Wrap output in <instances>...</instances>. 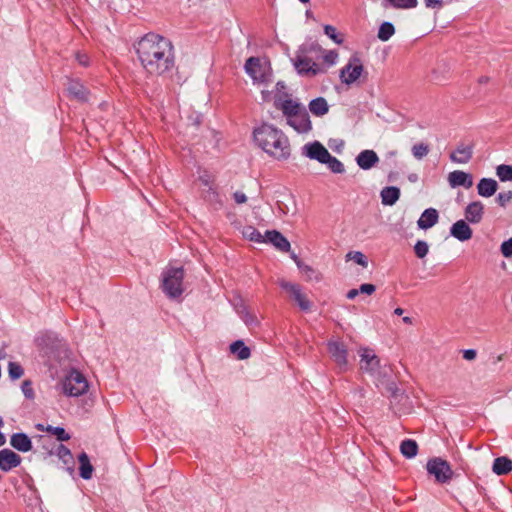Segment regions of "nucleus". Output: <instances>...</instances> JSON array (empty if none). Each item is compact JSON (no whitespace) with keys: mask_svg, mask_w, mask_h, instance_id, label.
<instances>
[{"mask_svg":"<svg viewBox=\"0 0 512 512\" xmlns=\"http://www.w3.org/2000/svg\"><path fill=\"white\" fill-rule=\"evenodd\" d=\"M22 392L27 399L34 398V391L32 388V382L30 380H24L21 385Z\"/></svg>","mask_w":512,"mask_h":512,"instance_id":"obj_47","label":"nucleus"},{"mask_svg":"<svg viewBox=\"0 0 512 512\" xmlns=\"http://www.w3.org/2000/svg\"><path fill=\"white\" fill-rule=\"evenodd\" d=\"M496 201L501 207H505L512 201V191L500 192L496 197Z\"/></svg>","mask_w":512,"mask_h":512,"instance_id":"obj_46","label":"nucleus"},{"mask_svg":"<svg viewBox=\"0 0 512 512\" xmlns=\"http://www.w3.org/2000/svg\"><path fill=\"white\" fill-rule=\"evenodd\" d=\"M450 234L460 241H466L471 238L472 230L470 226H451Z\"/></svg>","mask_w":512,"mask_h":512,"instance_id":"obj_32","label":"nucleus"},{"mask_svg":"<svg viewBox=\"0 0 512 512\" xmlns=\"http://www.w3.org/2000/svg\"><path fill=\"white\" fill-rule=\"evenodd\" d=\"M245 72L257 83L269 80V69L263 65L258 57H250L245 63Z\"/></svg>","mask_w":512,"mask_h":512,"instance_id":"obj_9","label":"nucleus"},{"mask_svg":"<svg viewBox=\"0 0 512 512\" xmlns=\"http://www.w3.org/2000/svg\"><path fill=\"white\" fill-rule=\"evenodd\" d=\"M498 183L492 178H482L477 184L478 194L482 197H491L496 193Z\"/></svg>","mask_w":512,"mask_h":512,"instance_id":"obj_20","label":"nucleus"},{"mask_svg":"<svg viewBox=\"0 0 512 512\" xmlns=\"http://www.w3.org/2000/svg\"><path fill=\"white\" fill-rule=\"evenodd\" d=\"M400 197V190L397 187H385L381 191L382 203L385 205H393Z\"/></svg>","mask_w":512,"mask_h":512,"instance_id":"obj_28","label":"nucleus"},{"mask_svg":"<svg viewBox=\"0 0 512 512\" xmlns=\"http://www.w3.org/2000/svg\"><path fill=\"white\" fill-rule=\"evenodd\" d=\"M199 181L204 186V189H203L204 198L210 202L216 200L218 198V195L213 188L210 176H208V175L200 176Z\"/></svg>","mask_w":512,"mask_h":512,"instance_id":"obj_30","label":"nucleus"},{"mask_svg":"<svg viewBox=\"0 0 512 512\" xmlns=\"http://www.w3.org/2000/svg\"><path fill=\"white\" fill-rule=\"evenodd\" d=\"M291 258L295 261V263H296V265H297V266H298V262H303V261H302V260H300V259H299V257H298L296 254H294V253H292Z\"/></svg>","mask_w":512,"mask_h":512,"instance_id":"obj_59","label":"nucleus"},{"mask_svg":"<svg viewBox=\"0 0 512 512\" xmlns=\"http://www.w3.org/2000/svg\"><path fill=\"white\" fill-rule=\"evenodd\" d=\"M391 6L397 9H410L418 5L417 0H387Z\"/></svg>","mask_w":512,"mask_h":512,"instance_id":"obj_40","label":"nucleus"},{"mask_svg":"<svg viewBox=\"0 0 512 512\" xmlns=\"http://www.w3.org/2000/svg\"><path fill=\"white\" fill-rule=\"evenodd\" d=\"M8 373L11 379L16 380L22 377L24 370L20 364L16 362H9Z\"/></svg>","mask_w":512,"mask_h":512,"instance_id":"obj_42","label":"nucleus"},{"mask_svg":"<svg viewBox=\"0 0 512 512\" xmlns=\"http://www.w3.org/2000/svg\"><path fill=\"white\" fill-rule=\"evenodd\" d=\"M298 269L305 275L308 281H320L321 276L309 265L304 262H298Z\"/></svg>","mask_w":512,"mask_h":512,"instance_id":"obj_36","label":"nucleus"},{"mask_svg":"<svg viewBox=\"0 0 512 512\" xmlns=\"http://www.w3.org/2000/svg\"><path fill=\"white\" fill-rule=\"evenodd\" d=\"M279 285L293 296L301 310L309 311L311 309L312 304L306 295L301 292L300 285L285 280L279 281Z\"/></svg>","mask_w":512,"mask_h":512,"instance_id":"obj_11","label":"nucleus"},{"mask_svg":"<svg viewBox=\"0 0 512 512\" xmlns=\"http://www.w3.org/2000/svg\"><path fill=\"white\" fill-rule=\"evenodd\" d=\"M395 33L394 25L391 22H383L378 30L377 37L385 42L388 41Z\"/></svg>","mask_w":512,"mask_h":512,"instance_id":"obj_33","label":"nucleus"},{"mask_svg":"<svg viewBox=\"0 0 512 512\" xmlns=\"http://www.w3.org/2000/svg\"><path fill=\"white\" fill-rule=\"evenodd\" d=\"M281 109L287 119L306 110L304 106L292 99L285 100L281 105Z\"/></svg>","mask_w":512,"mask_h":512,"instance_id":"obj_25","label":"nucleus"},{"mask_svg":"<svg viewBox=\"0 0 512 512\" xmlns=\"http://www.w3.org/2000/svg\"><path fill=\"white\" fill-rule=\"evenodd\" d=\"M233 199L237 204H244L247 202V196L242 191H236L233 193Z\"/></svg>","mask_w":512,"mask_h":512,"instance_id":"obj_54","label":"nucleus"},{"mask_svg":"<svg viewBox=\"0 0 512 512\" xmlns=\"http://www.w3.org/2000/svg\"><path fill=\"white\" fill-rule=\"evenodd\" d=\"M333 173H343L345 171L344 165L336 157L330 154V159L324 162Z\"/></svg>","mask_w":512,"mask_h":512,"instance_id":"obj_41","label":"nucleus"},{"mask_svg":"<svg viewBox=\"0 0 512 512\" xmlns=\"http://www.w3.org/2000/svg\"><path fill=\"white\" fill-rule=\"evenodd\" d=\"M375 290H376L375 285L368 284V283L362 284L359 287V293L368 294V295L373 294L375 292Z\"/></svg>","mask_w":512,"mask_h":512,"instance_id":"obj_51","label":"nucleus"},{"mask_svg":"<svg viewBox=\"0 0 512 512\" xmlns=\"http://www.w3.org/2000/svg\"><path fill=\"white\" fill-rule=\"evenodd\" d=\"M322 48L317 43L304 44L296 53L293 64L298 74L306 77H314L323 72L316 62L321 56Z\"/></svg>","mask_w":512,"mask_h":512,"instance_id":"obj_3","label":"nucleus"},{"mask_svg":"<svg viewBox=\"0 0 512 512\" xmlns=\"http://www.w3.org/2000/svg\"><path fill=\"white\" fill-rule=\"evenodd\" d=\"M5 436L3 435V433L0 432V446L4 445L5 444Z\"/></svg>","mask_w":512,"mask_h":512,"instance_id":"obj_62","label":"nucleus"},{"mask_svg":"<svg viewBox=\"0 0 512 512\" xmlns=\"http://www.w3.org/2000/svg\"><path fill=\"white\" fill-rule=\"evenodd\" d=\"M429 251L428 244L425 241L419 240L414 246V252L418 258H424Z\"/></svg>","mask_w":512,"mask_h":512,"instance_id":"obj_44","label":"nucleus"},{"mask_svg":"<svg viewBox=\"0 0 512 512\" xmlns=\"http://www.w3.org/2000/svg\"><path fill=\"white\" fill-rule=\"evenodd\" d=\"M425 1V5L426 7L428 8H440L442 7L443 3H442V0H424Z\"/></svg>","mask_w":512,"mask_h":512,"instance_id":"obj_56","label":"nucleus"},{"mask_svg":"<svg viewBox=\"0 0 512 512\" xmlns=\"http://www.w3.org/2000/svg\"><path fill=\"white\" fill-rule=\"evenodd\" d=\"M438 222V211L434 208L426 209L421 217L418 219L417 224H436Z\"/></svg>","mask_w":512,"mask_h":512,"instance_id":"obj_34","label":"nucleus"},{"mask_svg":"<svg viewBox=\"0 0 512 512\" xmlns=\"http://www.w3.org/2000/svg\"><path fill=\"white\" fill-rule=\"evenodd\" d=\"M230 351L237 355L239 360H246L250 357V348L242 340H237L230 345Z\"/></svg>","mask_w":512,"mask_h":512,"instance_id":"obj_29","label":"nucleus"},{"mask_svg":"<svg viewBox=\"0 0 512 512\" xmlns=\"http://www.w3.org/2000/svg\"><path fill=\"white\" fill-rule=\"evenodd\" d=\"M303 154L312 160L324 164L325 161L330 159L329 151L318 141L308 143L302 148Z\"/></svg>","mask_w":512,"mask_h":512,"instance_id":"obj_12","label":"nucleus"},{"mask_svg":"<svg viewBox=\"0 0 512 512\" xmlns=\"http://www.w3.org/2000/svg\"><path fill=\"white\" fill-rule=\"evenodd\" d=\"M403 312H404V310L402 308H399V307L394 310V313L396 315H399V316L402 315Z\"/></svg>","mask_w":512,"mask_h":512,"instance_id":"obj_61","label":"nucleus"},{"mask_svg":"<svg viewBox=\"0 0 512 512\" xmlns=\"http://www.w3.org/2000/svg\"><path fill=\"white\" fill-rule=\"evenodd\" d=\"M473 155V147L471 145L459 144L455 151L450 154V160L457 164L468 163Z\"/></svg>","mask_w":512,"mask_h":512,"instance_id":"obj_16","label":"nucleus"},{"mask_svg":"<svg viewBox=\"0 0 512 512\" xmlns=\"http://www.w3.org/2000/svg\"><path fill=\"white\" fill-rule=\"evenodd\" d=\"M75 57H76L77 62L81 66L87 67L89 65V58L85 53L77 52Z\"/></svg>","mask_w":512,"mask_h":512,"instance_id":"obj_53","label":"nucleus"},{"mask_svg":"<svg viewBox=\"0 0 512 512\" xmlns=\"http://www.w3.org/2000/svg\"><path fill=\"white\" fill-rule=\"evenodd\" d=\"M21 457L10 449L0 450V469L4 472H8L13 468L18 467L21 464Z\"/></svg>","mask_w":512,"mask_h":512,"instance_id":"obj_13","label":"nucleus"},{"mask_svg":"<svg viewBox=\"0 0 512 512\" xmlns=\"http://www.w3.org/2000/svg\"><path fill=\"white\" fill-rule=\"evenodd\" d=\"M400 452L408 459L415 457L418 453V444L415 440L405 439L400 444Z\"/></svg>","mask_w":512,"mask_h":512,"instance_id":"obj_31","label":"nucleus"},{"mask_svg":"<svg viewBox=\"0 0 512 512\" xmlns=\"http://www.w3.org/2000/svg\"><path fill=\"white\" fill-rule=\"evenodd\" d=\"M238 313L247 326L254 327L258 325V320L256 316L252 312H250L245 306H241L238 309Z\"/></svg>","mask_w":512,"mask_h":512,"instance_id":"obj_35","label":"nucleus"},{"mask_svg":"<svg viewBox=\"0 0 512 512\" xmlns=\"http://www.w3.org/2000/svg\"><path fill=\"white\" fill-rule=\"evenodd\" d=\"M364 71V67L360 58L356 55L352 56L348 63L340 71V79L342 83L351 85L356 82Z\"/></svg>","mask_w":512,"mask_h":512,"instance_id":"obj_8","label":"nucleus"},{"mask_svg":"<svg viewBox=\"0 0 512 512\" xmlns=\"http://www.w3.org/2000/svg\"><path fill=\"white\" fill-rule=\"evenodd\" d=\"M324 32L334 42H336L338 44H340L342 42V39H338V37H337V33H336V28L335 27H333L331 25H326L324 27Z\"/></svg>","mask_w":512,"mask_h":512,"instance_id":"obj_50","label":"nucleus"},{"mask_svg":"<svg viewBox=\"0 0 512 512\" xmlns=\"http://www.w3.org/2000/svg\"><path fill=\"white\" fill-rule=\"evenodd\" d=\"M448 182L452 188L463 186L470 188L473 185L472 175L461 170H455L448 174Z\"/></svg>","mask_w":512,"mask_h":512,"instance_id":"obj_15","label":"nucleus"},{"mask_svg":"<svg viewBox=\"0 0 512 512\" xmlns=\"http://www.w3.org/2000/svg\"><path fill=\"white\" fill-rule=\"evenodd\" d=\"M240 233L243 235V237L249 239L250 241L263 243L266 242V239L263 236L255 226H238Z\"/></svg>","mask_w":512,"mask_h":512,"instance_id":"obj_26","label":"nucleus"},{"mask_svg":"<svg viewBox=\"0 0 512 512\" xmlns=\"http://www.w3.org/2000/svg\"><path fill=\"white\" fill-rule=\"evenodd\" d=\"M358 166L363 170H369L379 162V157L373 150H364L356 157Z\"/></svg>","mask_w":512,"mask_h":512,"instance_id":"obj_17","label":"nucleus"},{"mask_svg":"<svg viewBox=\"0 0 512 512\" xmlns=\"http://www.w3.org/2000/svg\"><path fill=\"white\" fill-rule=\"evenodd\" d=\"M78 460L80 463V476L85 480L90 479L93 473V466L90 463L88 455L85 452H82L78 456Z\"/></svg>","mask_w":512,"mask_h":512,"instance_id":"obj_27","label":"nucleus"},{"mask_svg":"<svg viewBox=\"0 0 512 512\" xmlns=\"http://www.w3.org/2000/svg\"><path fill=\"white\" fill-rule=\"evenodd\" d=\"M68 92L70 95H72L74 98H76L79 101L85 102L88 100V90L86 87L78 82V81H71L68 85Z\"/></svg>","mask_w":512,"mask_h":512,"instance_id":"obj_24","label":"nucleus"},{"mask_svg":"<svg viewBox=\"0 0 512 512\" xmlns=\"http://www.w3.org/2000/svg\"><path fill=\"white\" fill-rule=\"evenodd\" d=\"M46 431L55 435L59 441H68L70 439V435L62 427L48 426Z\"/></svg>","mask_w":512,"mask_h":512,"instance_id":"obj_43","label":"nucleus"},{"mask_svg":"<svg viewBox=\"0 0 512 512\" xmlns=\"http://www.w3.org/2000/svg\"><path fill=\"white\" fill-rule=\"evenodd\" d=\"M477 356V352L474 349H466L463 351V358L466 360H474Z\"/></svg>","mask_w":512,"mask_h":512,"instance_id":"obj_55","label":"nucleus"},{"mask_svg":"<svg viewBox=\"0 0 512 512\" xmlns=\"http://www.w3.org/2000/svg\"><path fill=\"white\" fill-rule=\"evenodd\" d=\"M184 270L180 268H169L163 272L162 289L169 298H177L182 295Z\"/></svg>","mask_w":512,"mask_h":512,"instance_id":"obj_4","label":"nucleus"},{"mask_svg":"<svg viewBox=\"0 0 512 512\" xmlns=\"http://www.w3.org/2000/svg\"><path fill=\"white\" fill-rule=\"evenodd\" d=\"M88 390V381L82 373L72 370L63 382V391L68 396L78 397Z\"/></svg>","mask_w":512,"mask_h":512,"instance_id":"obj_7","label":"nucleus"},{"mask_svg":"<svg viewBox=\"0 0 512 512\" xmlns=\"http://www.w3.org/2000/svg\"><path fill=\"white\" fill-rule=\"evenodd\" d=\"M10 445L20 452H28L32 449L31 439L22 432L14 433L11 436Z\"/></svg>","mask_w":512,"mask_h":512,"instance_id":"obj_19","label":"nucleus"},{"mask_svg":"<svg viewBox=\"0 0 512 512\" xmlns=\"http://www.w3.org/2000/svg\"><path fill=\"white\" fill-rule=\"evenodd\" d=\"M137 58L147 74L162 76L175 66L174 47L161 35L149 33L136 44Z\"/></svg>","mask_w":512,"mask_h":512,"instance_id":"obj_1","label":"nucleus"},{"mask_svg":"<svg viewBox=\"0 0 512 512\" xmlns=\"http://www.w3.org/2000/svg\"><path fill=\"white\" fill-rule=\"evenodd\" d=\"M490 81V78L488 76H481L478 79L479 84H487Z\"/></svg>","mask_w":512,"mask_h":512,"instance_id":"obj_58","label":"nucleus"},{"mask_svg":"<svg viewBox=\"0 0 512 512\" xmlns=\"http://www.w3.org/2000/svg\"><path fill=\"white\" fill-rule=\"evenodd\" d=\"M359 294V289H351L347 292L346 297L353 300Z\"/></svg>","mask_w":512,"mask_h":512,"instance_id":"obj_57","label":"nucleus"},{"mask_svg":"<svg viewBox=\"0 0 512 512\" xmlns=\"http://www.w3.org/2000/svg\"><path fill=\"white\" fill-rule=\"evenodd\" d=\"M327 350L341 372L345 371L348 365L347 349L340 341H329Z\"/></svg>","mask_w":512,"mask_h":512,"instance_id":"obj_10","label":"nucleus"},{"mask_svg":"<svg viewBox=\"0 0 512 512\" xmlns=\"http://www.w3.org/2000/svg\"><path fill=\"white\" fill-rule=\"evenodd\" d=\"M266 242L272 243L277 249L282 252H287L290 249L289 241L278 231L270 230L265 232Z\"/></svg>","mask_w":512,"mask_h":512,"instance_id":"obj_18","label":"nucleus"},{"mask_svg":"<svg viewBox=\"0 0 512 512\" xmlns=\"http://www.w3.org/2000/svg\"><path fill=\"white\" fill-rule=\"evenodd\" d=\"M426 469L430 475L435 477V481L440 484L449 483L454 476L450 464L440 457L429 459L426 464Z\"/></svg>","mask_w":512,"mask_h":512,"instance_id":"obj_6","label":"nucleus"},{"mask_svg":"<svg viewBox=\"0 0 512 512\" xmlns=\"http://www.w3.org/2000/svg\"><path fill=\"white\" fill-rule=\"evenodd\" d=\"M484 206L481 202L476 201L470 203L465 211L467 221L472 223H478L482 219Z\"/></svg>","mask_w":512,"mask_h":512,"instance_id":"obj_21","label":"nucleus"},{"mask_svg":"<svg viewBox=\"0 0 512 512\" xmlns=\"http://www.w3.org/2000/svg\"><path fill=\"white\" fill-rule=\"evenodd\" d=\"M492 471L497 475H506L512 471V460L506 456L494 460Z\"/></svg>","mask_w":512,"mask_h":512,"instance_id":"obj_22","label":"nucleus"},{"mask_svg":"<svg viewBox=\"0 0 512 512\" xmlns=\"http://www.w3.org/2000/svg\"><path fill=\"white\" fill-rule=\"evenodd\" d=\"M338 58V54L335 51H328L324 56L323 59L326 63L333 65L335 64L336 60Z\"/></svg>","mask_w":512,"mask_h":512,"instance_id":"obj_52","label":"nucleus"},{"mask_svg":"<svg viewBox=\"0 0 512 512\" xmlns=\"http://www.w3.org/2000/svg\"><path fill=\"white\" fill-rule=\"evenodd\" d=\"M411 151H412V155L416 159L421 160L428 155L430 149H429V146L425 143H417V144L413 145Z\"/></svg>","mask_w":512,"mask_h":512,"instance_id":"obj_39","label":"nucleus"},{"mask_svg":"<svg viewBox=\"0 0 512 512\" xmlns=\"http://www.w3.org/2000/svg\"><path fill=\"white\" fill-rule=\"evenodd\" d=\"M287 124L299 133H306L312 128L310 117L306 110L288 118Z\"/></svg>","mask_w":512,"mask_h":512,"instance_id":"obj_14","label":"nucleus"},{"mask_svg":"<svg viewBox=\"0 0 512 512\" xmlns=\"http://www.w3.org/2000/svg\"><path fill=\"white\" fill-rule=\"evenodd\" d=\"M496 175L501 181H511L512 180V166L501 164L496 168Z\"/></svg>","mask_w":512,"mask_h":512,"instance_id":"obj_38","label":"nucleus"},{"mask_svg":"<svg viewBox=\"0 0 512 512\" xmlns=\"http://www.w3.org/2000/svg\"><path fill=\"white\" fill-rule=\"evenodd\" d=\"M309 110L313 115L321 117L328 113L329 105L324 97H318L310 101Z\"/></svg>","mask_w":512,"mask_h":512,"instance_id":"obj_23","label":"nucleus"},{"mask_svg":"<svg viewBox=\"0 0 512 512\" xmlns=\"http://www.w3.org/2000/svg\"><path fill=\"white\" fill-rule=\"evenodd\" d=\"M200 122H201V119H200V116L198 115V116H196V118H195L194 124H195L196 126H198V125L200 124Z\"/></svg>","mask_w":512,"mask_h":512,"instance_id":"obj_63","label":"nucleus"},{"mask_svg":"<svg viewBox=\"0 0 512 512\" xmlns=\"http://www.w3.org/2000/svg\"><path fill=\"white\" fill-rule=\"evenodd\" d=\"M403 322L406 323V324H412V318L408 317V316H405L403 318Z\"/></svg>","mask_w":512,"mask_h":512,"instance_id":"obj_60","label":"nucleus"},{"mask_svg":"<svg viewBox=\"0 0 512 512\" xmlns=\"http://www.w3.org/2000/svg\"><path fill=\"white\" fill-rule=\"evenodd\" d=\"M382 382H379L380 384H384L387 392H389L392 396H396L398 390V387L394 381H386L385 377L381 378Z\"/></svg>","mask_w":512,"mask_h":512,"instance_id":"obj_49","label":"nucleus"},{"mask_svg":"<svg viewBox=\"0 0 512 512\" xmlns=\"http://www.w3.org/2000/svg\"><path fill=\"white\" fill-rule=\"evenodd\" d=\"M454 224L462 225V224H466V223L464 220L460 219V220H457Z\"/></svg>","mask_w":512,"mask_h":512,"instance_id":"obj_64","label":"nucleus"},{"mask_svg":"<svg viewBox=\"0 0 512 512\" xmlns=\"http://www.w3.org/2000/svg\"><path fill=\"white\" fill-rule=\"evenodd\" d=\"M57 455L60 459L63 460L65 464L70 462L72 460V454L71 451L64 446L63 444H60L57 448Z\"/></svg>","mask_w":512,"mask_h":512,"instance_id":"obj_45","label":"nucleus"},{"mask_svg":"<svg viewBox=\"0 0 512 512\" xmlns=\"http://www.w3.org/2000/svg\"><path fill=\"white\" fill-rule=\"evenodd\" d=\"M500 251L505 258L512 257V238H509L501 244Z\"/></svg>","mask_w":512,"mask_h":512,"instance_id":"obj_48","label":"nucleus"},{"mask_svg":"<svg viewBox=\"0 0 512 512\" xmlns=\"http://www.w3.org/2000/svg\"><path fill=\"white\" fill-rule=\"evenodd\" d=\"M256 145L277 160H287L291 155L288 137L278 128L263 124L253 132Z\"/></svg>","mask_w":512,"mask_h":512,"instance_id":"obj_2","label":"nucleus"},{"mask_svg":"<svg viewBox=\"0 0 512 512\" xmlns=\"http://www.w3.org/2000/svg\"><path fill=\"white\" fill-rule=\"evenodd\" d=\"M346 260L347 261L352 260L355 263H357L358 265L365 267V268L368 266L367 257L360 251H349L346 254Z\"/></svg>","mask_w":512,"mask_h":512,"instance_id":"obj_37","label":"nucleus"},{"mask_svg":"<svg viewBox=\"0 0 512 512\" xmlns=\"http://www.w3.org/2000/svg\"><path fill=\"white\" fill-rule=\"evenodd\" d=\"M360 369L375 377L377 382H382L381 378L386 377V366L382 367L379 357L369 348L360 350Z\"/></svg>","mask_w":512,"mask_h":512,"instance_id":"obj_5","label":"nucleus"}]
</instances>
